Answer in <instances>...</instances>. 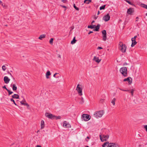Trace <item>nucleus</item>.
Wrapping results in <instances>:
<instances>
[{"label": "nucleus", "mask_w": 147, "mask_h": 147, "mask_svg": "<svg viewBox=\"0 0 147 147\" xmlns=\"http://www.w3.org/2000/svg\"><path fill=\"white\" fill-rule=\"evenodd\" d=\"M104 113L103 111H99L95 112L94 114V116L96 118L101 117Z\"/></svg>", "instance_id": "nucleus-1"}, {"label": "nucleus", "mask_w": 147, "mask_h": 147, "mask_svg": "<svg viewBox=\"0 0 147 147\" xmlns=\"http://www.w3.org/2000/svg\"><path fill=\"white\" fill-rule=\"evenodd\" d=\"M119 71L124 77L127 76V67H124L121 68L120 69Z\"/></svg>", "instance_id": "nucleus-2"}, {"label": "nucleus", "mask_w": 147, "mask_h": 147, "mask_svg": "<svg viewBox=\"0 0 147 147\" xmlns=\"http://www.w3.org/2000/svg\"><path fill=\"white\" fill-rule=\"evenodd\" d=\"M119 49L122 53H125L126 52V47L125 44H123L122 42H120L119 43Z\"/></svg>", "instance_id": "nucleus-3"}, {"label": "nucleus", "mask_w": 147, "mask_h": 147, "mask_svg": "<svg viewBox=\"0 0 147 147\" xmlns=\"http://www.w3.org/2000/svg\"><path fill=\"white\" fill-rule=\"evenodd\" d=\"M100 138L102 142L106 141L109 138V136L108 135H105L101 134L100 135Z\"/></svg>", "instance_id": "nucleus-4"}, {"label": "nucleus", "mask_w": 147, "mask_h": 147, "mask_svg": "<svg viewBox=\"0 0 147 147\" xmlns=\"http://www.w3.org/2000/svg\"><path fill=\"white\" fill-rule=\"evenodd\" d=\"M76 90H77V92L79 95L82 96V88L81 87V85L78 84L77 86Z\"/></svg>", "instance_id": "nucleus-5"}, {"label": "nucleus", "mask_w": 147, "mask_h": 147, "mask_svg": "<svg viewBox=\"0 0 147 147\" xmlns=\"http://www.w3.org/2000/svg\"><path fill=\"white\" fill-rule=\"evenodd\" d=\"M82 118L85 121H87L90 119L89 115L88 114H83L82 115Z\"/></svg>", "instance_id": "nucleus-6"}, {"label": "nucleus", "mask_w": 147, "mask_h": 147, "mask_svg": "<svg viewBox=\"0 0 147 147\" xmlns=\"http://www.w3.org/2000/svg\"><path fill=\"white\" fill-rule=\"evenodd\" d=\"M45 115L46 117L51 119H55V115H54L52 114H50L48 113H46Z\"/></svg>", "instance_id": "nucleus-7"}, {"label": "nucleus", "mask_w": 147, "mask_h": 147, "mask_svg": "<svg viewBox=\"0 0 147 147\" xmlns=\"http://www.w3.org/2000/svg\"><path fill=\"white\" fill-rule=\"evenodd\" d=\"M102 33L103 34L102 40L105 41L107 39V32L105 30H103L102 31Z\"/></svg>", "instance_id": "nucleus-8"}, {"label": "nucleus", "mask_w": 147, "mask_h": 147, "mask_svg": "<svg viewBox=\"0 0 147 147\" xmlns=\"http://www.w3.org/2000/svg\"><path fill=\"white\" fill-rule=\"evenodd\" d=\"M107 147H119V146L117 143H110Z\"/></svg>", "instance_id": "nucleus-9"}, {"label": "nucleus", "mask_w": 147, "mask_h": 147, "mask_svg": "<svg viewBox=\"0 0 147 147\" xmlns=\"http://www.w3.org/2000/svg\"><path fill=\"white\" fill-rule=\"evenodd\" d=\"M110 19V16L109 14L108 13L106 15L104 16L102 18V20H104L105 22H107L109 21Z\"/></svg>", "instance_id": "nucleus-10"}, {"label": "nucleus", "mask_w": 147, "mask_h": 147, "mask_svg": "<svg viewBox=\"0 0 147 147\" xmlns=\"http://www.w3.org/2000/svg\"><path fill=\"white\" fill-rule=\"evenodd\" d=\"M134 12V9L133 8H129L127 10V13L129 14L132 15Z\"/></svg>", "instance_id": "nucleus-11"}, {"label": "nucleus", "mask_w": 147, "mask_h": 147, "mask_svg": "<svg viewBox=\"0 0 147 147\" xmlns=\"http://www.w3.org/2000/svg\"><path fill=\"white\" fill-rule=\"evenodd\" d=\"M63 126L65 127H70L71 125L69 123H67L66 121H64L63 123Z\"/></svg>", "instance_id": "nucleus-12"}, {"label": "nucleus", "mask_w": 147, "mask_h": 147, "mask_svg": "<svg viewBox=\"0 0 147 147\" xmlns=\"http://www.w3.org/2000/svg\"><path fill=\"white\" fill-rule=\"evenodd\" d=\"M130 79H131V78L129 77L127 78H125V79H124L123 80V81L124 82L127 81L128 82V83L130 84L132 82V79H131V80H130Z\"/></svg>", "instance_id": "nucleus-13"}, {"label": "nucleus", "mask_w": 147, "mask_h": 147, "mask_svg": "<svg viewBox=\"0 0 147 147\" xmlns=\"http://www.w3.org/2000/svg\"><path fill=\"white\" fill-rule=\"evenodd\" d=\"M10 79L8 78L7 76H5L4 78V81L5 83L6 84H8L9 81Z\"/></svg>", "instance_id": "nucleus-14"}, {"label": "nucleus", "mask_w": 147, "mask_h": 147, "mask_svg": "<svg viewBox=\"0 0 147 147\" xmlns=\"http://www.w3.org/2000/svg\"><path fill=\"white\" fill-rule=\"evenodd\" d=\"M93 60L98 63H99L101 61V59H99L98 57H97L96 56L94 57Z\"/></svg>", "instance_id": "nucleus-15"}, {"label": "nucleus", "mask_w": 147, "mask_h": 147, "mask_svg": "<svg viewBox=\"0 0 147 147\" xmlns=\"http://www.w3.org/2000/svg\"><path fill=\"white\" fill-rule=\"evenodd\" d=\"M24 102H26V100L25 99H24L22 101L20 102V103L22 105H24L25 106H27L28 107H29V106L28 104L27 103H24Z\"/></svg>", "instance_id": "nucleus-16"}, {"label": "nucleus", "mask_w": 147, "mask_h": 147, "mask_svg": "<svg viewBox=\"0 0 147 147\" xmlns=\"http://www.w3.org/2000/svg\"><path fill=\"white\" fill-rule=\"evenodd\" d=\"M131 41L132 44L131 45V47H133L137 44V42L136 41V39H134L131 38Z\"/></svg>", "instance_id": "nucleus-17"}, {"label": "nucleus", "mask_w": 147, "mask_h": 147, "mask_svg": "<svg viewBox=\"0 0 147 147\" xmlns=\"http://www.w3.org/2000/svg\"><path fill=\"white\" fill-rule=\"evenodd\" d=\"M100 25L99 24H98L97 26H95V29H94L93 30L96 31H98V30L99 29L100 27Z\"/></svg>", "instance_id": "nucleus-18"}, {"label": "nucleus", "mask_w": 147, "mask_h": 147, "mask_svg": "<svg viewBox=\"0 0 147 147\" xmlns=\"http://www.w3.org/2000/svg\"><path fill=\"white\" fill-rule=\"evenodd\" d=\"M41 129H43L45 127V123H44V121L43 120H42L41 121Z\"/></svg>", "instance_id": "nucleus-19"}, {"label": "nucleus", "mask_w": 147, "mask_h": 147, "mask_svg": "<svg viewBox=\"0 0 147 147\" xmlns=\"http://www.w3.org/2000/svg\"><path fill=\"white\" fill-rule=\"evenodd\" d=\"M13 98L18 99L19 98V96L18 95L16 94H14L12 96Z\"/></svg>", "instance_id": "nucleus-20"}, {"label": "nucleus", "mask_w": 147, "mask_h": 147, "mask_svg": "<svg viewBox=\"0 0 147 147\" xmlns=\"http://www.w3.org/2000/svg\"><path fill=\"white\" fill-rule=\"evenodd\" d=\"M12 85V89L13 91H15L17 89V87L16 86L15 84H14L12 85L11 84V86Z\"/></svg>", "instance_id": "nucleus-21"}, {"label": "nucleus", "mask_w": 147, "mask_h": 147, "mask_svg": "<svg viewBox=\"0 0 147 147\" xmlns=\"http://www.w3.org/2000/svg\"><path fill=\"white\" fill-rule=\"evenodd\" d=\"M51 75V73L49 71H48L47 72L46 74V78L48 79L49 78V76Z\"/></svg>", "instance_id": "nucleus-22"}, {"label": "nucleus", "mask_w": 147, "mask_h": 147, "mask_svg": "<svg viewBox=\"0 0 147 147\" xmlns=\"http://www.w3.org/2000/svg\"><path fill=\"white\" fill-rule=\"evenodd\" d=\"M45 37V34H42L40 35L39 37V39L40 40H42L43 38Z\"/></svg>", "instance_id": "nucleus-23"}, {"label": "nucleus", "mask_w": 147, "mask_h": 147, "mask_svg": "<svg viewBox=\"0 0 147 147\" xmlns=\"http://www.w3.org/2000/svg\"><path fill=\"white\" fill-rule=\"evenodd\" d=\"M76 40L75 39V37H74L72 40L71 42V44H74V43H75L76 42Z\"/></svg>", "instance_id": "nucleus-24"}, {"label": "nucleus", "mask_w": 147, "mask_h": 147, "mask_svg": "<svg viewBox=\"0 0 147 147\" xmlns=\"http://www.w3.org/2000/svg\"><path fill=\"white\" fill-rule=\"evenodd\" d=\"M140 6L141 7L143 8L147 9V5H146L144 4H141L140 5Z\"/></svg>", "instance_id": "nucleus-25"}, {"label": "nucleus", "mask_w": 147, "mask_h": 147, "mask_svg": "<svg viewBox=\"0 0 147 147\" xmlns=\"http://www.w3.org/2000/svg\"><path fill=\"white\" fill-rule=\"evenodd\" d=\"M91 2V0H85L84 1V3H86L87 4H88Z\"/></svg>", "instance_id": "nucleus-26"}, {"label": "nucleus", "mask_w": 147, "mask_h": 147, "mask_svg": "<svg viewBox=\"0 0 147 147\" xmlns=\"http://www.w3.org/2000/svg\"><path fill=\"white\" fill-rule=\"evenodd\" d=\"M109 143L108 142H106L104 143L102 145V146L105 147L106 146H108V145H109Z\"/></svg>", "instance_id": "nucleus-27"}, {"label": "nucleus", "mask_w": 147, "mask_h": 147, "mask_svg": "<svg viewBox=\"0 0 147 147\" xmlns=\"http://www.w3.org/2000/svg\"><path fill=\"white\" fill-rule=\"evenodd\" d=\"M126 2L128 3L129 4L133 6H135V5L134 4L132 3L130 1H129V0H125Z\"/></svg>", "instance_id": "nucleus-28"}, {"label": "nucleus", "mask_w": 147, "mask_h": 147, "mask_svg": "<svg viewBox=\"0 0 147 147\" xmlns=\"http://www.w3.org/2000/svg\"><path fill=\"white\" fill-rule=\"evenodd\" d=\"M95 25H89L88 26V28H90L91 29H93L94 28L95 26Z\"/></svg>", "instance_id": "nucleus-29"}, {"label": "nucleus", "mask_w": 147, "mask_h": 147, "mask_svg": "<svg viewBox=\"0 0 147 147\" xmlns=\"http://www.w3.org/2000/svg\"><path fill=\"white\" fill-rule=\"evenodd\" d=\"M115 100H116V99L115 98H114L113 99V100L111 101L113 105L114 106L115 105Z\"/></svg>", "instance_id": "nucleus-30"}, {"label": "nucleus", "mask_w": 147, "mask_h": 147, "mask_svg": "<svg viewBox=\"0 0 147 147\" xmlns=\"http://www.w3.org/2000/svg\"><path fill=\"white\" fill-rule=\"evenodd\" d=\"M81 100L80 102L79 103L80 104H82L84 103V99H83V97H82L81 98Z\"/></svg>", "instance_id": "nucleus-31"}, {"label": "nucleus", "mask_w": 147, "mask_h": 147, "mask_svg": "<svg viewBox=\"0 0 147 147\" xmlns=\"http://www.w3.org/2000/svg\"><path fill=\"white\" fill-rule=\"evenodd\" d=\"M106 5H103L100 7V10H101L102 9H105V7Z\"/></svg>", "instance_id": "nucleus-32"}, {"label": "nucleus", "mask_w": 147, "mask_h": 147, "mask_svg": "<svg viewBox=\"0 0 147 147\" xmlns=\"http://www.w3.org/2000/svg\"><path fill=\"white\" fill-rule=\"evenodd\" d=\"M7 91L9 95H11V94L13 93V92H12L10 90H9L8 89L7 90Z\"/></svg>", "instance_id": "nucleus-33"}, {"label": "nucleus", "mask_w": 147, "mask_h": 147, "mask_svg": "<svg viewBox=\"0 0 147 147\" xmlns=\"http://www.w3.org/2000/svg\"><path fill=\"white\" fill-rule=\"evenodd\" d=\"M53 38H51V39L50 40L49 42L51 45H52L53 44Z\"/></svg>", "instance_id": "nucleus-34"}, {"label": "nucleus", "mask_w": 147, "mask_h": 147, "mask_svg": "<svg viewBox=\"0 0 147 147\" xmlns=\"http://www.w3.org/2000/svg\"><path fill=\"white\" fill-rule=\"evenodd\" d=\"M74 7L76 10L78 11L79 10V8L76 7L75 4H74Z\"/></svg>", "instance_id": "nucleus-35"}, {"label": "nucleus", "mask_w": 147, "mask_h": 147, "mask_svg": "<svg viewBox=\"0 0 147 147\" xmlns=\"http://www.w3.org/2000/svg\"><path fill=\"white\" fill-rule=\"evenodd\" d=\"M61 117L60 116H55V119H60L61 118Z\"/></svg>", "instance_id": "nucleus-36"}, {"label": "nucleus", "mask_w": 147, "mask_h": 147, "mask_svg": "<svg viewBox=\"0 0 147 147\" xmlns=\"http://www.w3.org/2000/svg\"><path fill=\"white\" fill-rule=\"evenodd\" d=\"M10 100L11 102H13V103L16 105H17V104L15 103L14 100L13 99V98H11L10 99Z\"/></svg>", "instance_id": "nucleus-37"}, {"label": "nucleus", "mask_w": 147, "mask_h": 147, "mask_svg": "<svg viewBox=\"0 0 147 147\" xmlns=\"http://www.w3.org/2000/svg\"><path fill=\"white\" fill-rule=\"evenodd\" d=\"M2 69L4 71H5L6 69V68L4 65H3L2 67Z\"/></svg>", "instance_id": "nucleus-38"}, {"label": "nucleus", "mask_w": 147, "mask_h": 147, "mask_svg": "<svg viewBox=\"0 0 147 147\" xmlns=\"http://www.w3.org/2000/svg\"><path fill=\"white\" fill-rule=\"evenodd\" d=\"M57 74H59V73H55V74L54 75H53V76L55 77V78H59V76H57V77H56V75Z\"/></svg>", "instance_id": "nucleus-39"}, {"label": "nucleus", "mask_w": 147, "mask_h": 147, "mask_svg": "<svg viewBox=\"0 0 147 147\" xmlns=\"http://www.w3.org/2000/svg\"><path fill=\"white\" fill-rule=\"evenodd\" d=\"M134 90L132 89L130 91V93H131V94L132 96H133V93H134Z\"/></svg>", "instance_id": "nucleus-40"}, {"label": "nucleus", "mask_w": 147, "mask_h": 147, "mask_svg": "<svg viewBox=\"0 0 147 147\" xmlns=\"http://www.w3.org/2000/svg\"><path fill=\"white\" fill-rule=\"evenodd\" d=\"M8 74H10L11 76V77L13 79H14V78H13V76H12V74L10 73H9V72H8Z\"/></svg>", "instance_id": "nucleus-41"}, {"label": "nucleus", "mask_w": 147, "mask_h": 147, "mask_svg": "<svg viewBox=\"0 0 147 147\" xmlns=\"http://www.w3.org/2000/svg\"><path fill=\"white\" fill-rule=\"evenodd\" d=\"M103 48H102V47H98L97 48V49H102Z\"/></svg>", "instance_id": "nucleus-42"}, {"label": "nucleus", "mask_w": 147, "mask_h": 147, "mask_svg": "<svg viewBox=\"0 0 147 147\" xmlns=\"http://www.w3.org/2000/svg\"><path fill=\"white\" fill-rule=\"evenodd\" d=\"M3 88H4V89H5L7 90H7H8V89H7L6 88V86H3Z\"/></svg>", "instance_id": "nucleus-43"}, {"label": "nucleus", "mask_w": 147, "mask_h": 147, "mask_svg": "<svg viewBox=\"0 0 147 147\" xmlns=\"http://www.w3.org/2000/svg\"><path fill=\"white\" fill-rule=\"evenodd\" d=\"M57 55H58V58H61V55L60 54H57Z\"/></svg>", "instance_id": "nucleus-44"}, {"label": "nucleus", "mask_w": 147, "mask_h": 147, "mask_svg": "<svg viewBox=\"0 0 147 147\" xmlns=\"http://www.w3.org/2000/svg\"><path fill=\"white\" fill-rule=\"evenodd\" d=\"M144 128L146 129L147 131V125H145L144 126Z\"/></svg>", "instance_id": "nucleus-45"}, {"label": "nucleus", "mask_w": 147, "mask_h": 147, "mask_svg": "<svg viewBox=\"0 0 147 147\" xmlns=\"http://www.w3.org/2000/svg\"><path fill=\"white\" fill-rule=\"evenodd\" d=\"M136 37H137V36H134V38H132L136 39Z\"/></svg>", "instance_id": "nucleus-46"}, {"label": "nucleus", "mask_w": 147, "mask_h": 147, "mask_svg": "<svg viewBox=\"0 0 147 147\" xmlns=\"http://www.w3.org/2000/svg\"><path fill=\"white\" fill-rule=\"evenodd\" d=\"M93 32L92 31H90L88 32V34H89L92 33Z\"/></svg>", "instance_id": "nucleus-47"}, {"label": "nucleus", "mask_w": 147, "mask_h": 147, "mask_svg": "<svg viewBox=\"0 0 147 147\" xmlns=\"http://www.w3.org/2000/svg\"><path fill=\"white\" fill-rule=\"evenodd\" d=\"M36 147H42V146H40V145H37L36 146Z\"/></svg>", "instance_id": "nucleus-48"}, {"label": "nucleus", "mask_w": 147, "mask_h": 147, "mask_svg": "<svg viewBox=\"0 0 147 147\" xmlns=\"http://www.w3.org/2000/svg\"><path fill=\"white\" fill-rule=\"evenodd\" d=\"M129 90H124V91H126V92H129Z\"/></svg>", "instance_id": "nucleus-49"}, {"label": "nucleus", "mask_w": 147, "mask_h": 147, "mask_svg": "<svg viewBox=\"0 0 147 147\" xmlns=\"http://www.w3.org/2000/svg\"><path fill=\"white\" fill-rule=\"evenodd\" d=\"M61 6L62 7H63V8H66V7L65 6H64V5H62V6Z\"/></svg>", "instance_id": "nucleus-50"}, {"label": "nucleus", "mask_w": 147, "mask_h": 147, "mask_svg": "<svg viewBox=\"0 0 147 147\" xmlns=\"http://www.w3.org/2000/svg\"><path fill=\"white\" fill-rule=\"evenodd\" d=\"M127 65V63H124L123 64V65Z\"/></svg>", "instance_id": "nucleus-51"}, {"label": "nucleus", "mask_w": 147, "mask_h": 147, "mask_svg": "<svg viewBox=\"0 0 147 147\" xmlns=\"http://www.w3.org/2000/svg\"><path fill=\"white\" fill-rule=\"evenodd\" d=\"M103 100H104V99H101V100H100V102H102V101H103Z\"/></svg>", "instance_id": "nucleus-52"}, {"label": "nucleus", "mask_w": 147, "mask_h": 147, "mask_svg": "<svg viewBox=\"0 0 147 147\" xmlns=\"http://www.w3.org/2000/svg\"><path fill=\"white\" fill-rule=\"evenodd\" d=\"M95 22L94 21V20H93L91 23V24H93V23H94Z\"/></svg>", "instance_id": "nucleus-53"}, {"label": "nucleus", "mask_w": 147, "mask_h": 147, "mask_svg": "<svg viewBox=\"0 0 147 147\" xmlns=\"http://www.w3.org/2000/svg\"><path fill=\"white\" fill-rule=\"evenodd\" d=\"M100 13V11H98V13H97V14L98 15H99Z\"/></svg>", "instance_id": "nucleus-54"}, {"label": "nucleus", "mask_w": 147, "mask_h": 147, "mask_svg": "<svg viewBox=\"0 0 147 147\" xmlns=\"http://www.w3.org/2000/svg\"><path fill=\"white\" fill-rule=\"evenodd\" d=\"M119 89L122 91H124V90L121 89V88H119Z\"/></svg>", "instance_id": "nucleus-55"}, {"label": "nucleus", "mask_w": 147, "mask_h": 147, "mask_svg": "<svg viewBox=\"0 0 147 147\" xmlns=\"http://www.w3.org/2000/svg\"><path fill=\"white\" fill-rule=\"evenodd\" d=\"M86 138H88V139H90V138H89V137H88V136H87V137Z\"/></svg>", "instance_id": "nucleus-56"}, {"label": "nucleus", "mask_w": 147, "mask_h": 147, "mask_svg": "<svg viewBox=\"0 0 147 147\" xmlns=\"http://www.w3.org/2000/svg\"><path fill=\"white\" fill-rule=\"evenodd\" d=\"M65 0H62V1L63 2H65Z\"/></svg>", "instance_id": "nucleus-57"}, {"label": "nucleus", "mask_w": 147, "mask_h": 147, "mask_svg": "<svg viewBox=\"0 0 147 147\" xmlns=\"http://www.w3.org/2000/svg\"><path fill=\"white\" fill-rule=\"evenodd\" d=\"M97 17H95L94 18V19H96L97 18Z\"/></svg>", "instance_id": "nucleus-58"}, {"label": "nucleus", "mask_w": 147, "mask_h": 147, "mask_svg": "<svg viewBox=\"0 0 147 147\" xmlns=\"http://www.w3.org/2000/svg\"><path fill=\"white\" fill-rule=\"evenodd\" d=\"M86 147H89L88 146H86Z\"/></svg>", "instance_id": "nucleus-59"}, {"label": "nucleus", "mask_w": 147, "mask_h": 147, "mask_svg": "<svg viewBox=\"0 0 147 147\" xmlns=\"http://www.w3.org/2000/svg\"><path fill=\"white\" fill-rule=\"evenodd\" d=\"M146 16H147V13H146Z\"/></svg>", "instance_id": "nucleus-60"}, {"label": "nucleus", "mask_w": 147, "mask_h": 147, "mask_svg": "<svg viewBox=\"0 0 147 147\" xmlns=\"http://www.w3.org/2000/svg\"><path fill=\"white\" fill-rule=\"evenodd\" d=\"M39 131V130L38 131H37V132H38V131Z\"/></svg>", "instance_id": "nucleus-61"}, {"label": "nucleus", "mask_w": 147, "mask_h": 147, "mask_svg": "<svg viewBox=\"0 0 147 147\" xmlns=\"http://www.w3.org/2000/svg\"><path fill=\"white\" fill-rule=\"evenodd\" d=\"M136 18L138 19V17H137V18Z\"/></svg>", "instance_id": "nucleus-62"}, {"label": "nucleus", "mask_w": 147, "mask_h": 147, "mask_svg": "<svg viewBox=\"0 0 147 147\" xmlns=\"http://www.w3.org/2000/svg\"><path fill=\"white\" fill-rule=\"evenodd\" d=\"M136 18L138 19V17H137V18Z\"/></svg>", "instance_id": "nucleus-63"}, {"label": "nucleus", "mask_w": 147, "mask_h": 147, "mask_svg": "<svg viewBox=\"0 0 147 147\" xmlns=\"http://www.w3.org/2000/svg\"><path fill=\"white\" fill-rule=\"evenodd\" d=\"M102 147H104V146H102Z\"/></svg>", "instance_id": "nucleus-64"}]
</instances>
